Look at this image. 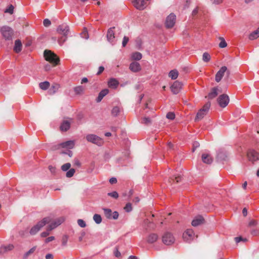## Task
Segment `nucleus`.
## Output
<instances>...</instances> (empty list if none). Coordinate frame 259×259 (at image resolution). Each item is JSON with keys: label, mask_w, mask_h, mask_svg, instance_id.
Masks as SVG:
<instances>
[{"label": "nucleus", "mask_w": 259, "mask_h": 259, "mask_svg": "<svg viewBox=\"0 0 259 259\" xmlns=\"http://www.w3.org/2000/svg\"><path fill=\"white\" fill-rule=\"evenodd\" d=\"M44 56L46 61L52 64L54 66L59 64V58L50 50H46L44 51Z\"/></svg>", "instance_id": "f257e3e1"}, {"label": "nucleus", "mask_w": 259, "mask_h": 259, "mask_svg": "<svg viewBox=\"0 0 259 259\" xmlns=\"http://www.w3.org/2000/svg\"><path fill=\"white\" fill-rule=\"evenodd\" d=\"M57 31L58 33L63 35L59 40V44L62 45L67 38L69 31V26L66 24H62L58 27Z\"/></svg>", "instance_id": "f03ea898"}, {"label": "nucleus", "mask_w": 259, "mask_h": 259, "mask_svg": "<svg viewBox=\"0 0 259 259\" xmlns=\"http://www.w3.org/2000/svg\"><path fill=\"white\" fill-rule=\"evenodd\" d=\"M51 222V218L46 217L44 218L41 221L39 222L36 225L34 226L30 229L29 233L31 235L36 234L41 228L46 224H49Z\"/></svg>", "instance_id": "7ed1b4c3"}, {"label": "nucleus", "mask_w": 259, "mask_h": 259, "mask_svg": "<svg viewBox=\"0 0 259 259\" xmlns=\"http://www.w3.org/2000/svg\"><path fill=\"white\" fill-rule=\"evenodd\" d=\"M0 32L3 37L6 40L12 39L14 32L13 29L8 26H3L0 28Z\"/></svg>", "instance_id": "20e7f679"}, {"label": "nucleus", "mask_w": 259, "mask_h": 259, "mask_svg": "<svg viewBox=\"0 0 259 259\" xmlns=\"http://www.w3.org/2000/svg\"><path fill=\"white\" fill-rule=\"evenodd\" d=\"M210 107V103L207 102L203 107L199 110L197 113L195 120L198 121L202 119L205 115L207 114Z\"/></svg>", "instance_id": "39448f33"}, {"label": "nucleus", "mask_w": 259, "mask_h": 259, "mask_svg": "<svg viewBox=\"0 0 259 259\" xmlns=\"http://www.w3.org/2000/svg\"><path fill=\"white\" fill-rule=\"evenodd\" d=\"M226 73V74L228 76H229L230 72L226 66H222L220 70L217 72L215 76V80L217 82H219L223 77L224 76L225 73Z\"/></svg>", "instance_id": "423d86ee"}, {"label": "nucleus", "mask_w": 259, "mask_h": 259, "mask_svg": "<svg viewBox=\"0 0 259 259\" xmlns=\"http://www.w3.org/2000/svg\"><path fill=\"white\" fill-rule=\"evenodd\" d=\"M162 241L165 245H169L175 242V239L171 233L167 232L162 235Z\"/></svg>", "instance_id": "0eeeda50"}, {"label": "nucleus", "mask_w": 259, "mask_h": 259, "mask_svg": "<svg viewBox=\"0 0 259 259\" xmlns=\"http://www.w3.org/2000/svg\"><path fill=\"white\" fill-rule=\"evenodd\" d=\"M86 139L88 142L96 144L98 146H101L103 144V140L94 134H89L86 136Z\"/></svg>", "instance_id": "6e6552de"}, {"label": "nucleus", "mask_w": 259, "mask_h": 259, "mask_svg": "<svg viewBox=\"0 0 259 259\" xmlns=\"http://www.w3.org/2000/svg\"><path fill=\"white\" fill-rule=\"evenodd\" d=\"M64 221V219L63 218L57 219L53 222H52V220L51 219V222L49 223L50 224L47 227L48 231L53 230L57 227L61 225Z\"/></svg>", "instance_id": "1a4fd4ad"}, {"label": "nucleus", "mask_w": 259, "mask_h": 259, "mask_svg": "<svg viewBox=\"0 0 259 259\" xmlns=\"http://www.w3.org/2000/svg\"><path fill=\"white\" fill-rule=\"evenodd\" d=\"M176 16L174 14H169L166 18L165 26L167 28H172L176 23Z\"/></svg>", "instance_id": "9d476101"}, {"label": "nucleus", "mask_w": 259, "mask_h": 259, "mask_svg": "<svg viewBox=\"0 0 259 259\" xmlns=\"http://www.w3.org/2000/svg\"><path fill=\"white\" fill-rule=\"evenodd\" d=\"M229 98L228 95L226 94H223L218 98V102L219 105L223 108L227 106L229 103Z\"/></svg>", "instance_id": "9b49d317"}, {"label": "nucleus", "mask_w": 259, "mask_h": 259, "mask_svg": "<svg viewBox=\"0 0 259 259\" xmlns=\"http://www.w3.org/2000/svg\"><path fill=\"white\" fill-rule=\"evenodd\" d=\"M249 161L254 162L259 160V153L254 150H249L247 153Z\"/></svg>", "instance_id": "f8f14e48"}, {"label": "nucleus", "mask_w": 259, "mask_h": 259, "mask_svg": "<svg viewBox=\"0 0 259 259\" xmlns=\"http://www.w3.org/2000/svg\"><path fill=\"white\" fill-rule=\"evenodd\" d=\"M182 87V83L178 81H176L170 87L171 91L174 94H177L181 90Z\"/></svg>", "instance_id": "ddd939ff"}, {"label": "nucleus", "mask_w": 259, "mask_h": 259, "mask_svg": "<svg viewBox=\"0 0 259 259\" xmlns=\"http://www.w3.org/2000/svg\"><path fill=\"white\" fill-rule=\"evenodd\" d=\"M194 235V232L191 229H187L183 235V239L185 241L188 242L191 240Z\"/></svg>", "instance_id": "4468645a"}, {"label": "nucleus", "mask_w": 259, "mask_h": 259, "mask_svg": "<svg viewBox=\"0 0 259 259\" xmlns=\"http://www.w3.org/2000/svg\"><path fill=\"white\" fill-rule=\"evenodd\" d=\"M114 27L108 29L106 35L107 40L110 42H113L115 38Z\"/></svg>", "instance_id": "2eb2a0df"}, {"label": "nucleus", "mask_w": 259, "mask_h": 259, "mask_svg": "<svg viewBox=\"0 0 259 259\" xmlns=\"http://www.w3.org/2000/svg\"><path fill=\"white\" fill-rule=\"evenodd\" d=\"M204 222V219L201 215H198L195 217L194 220L192 221V225L194 227H197L203 224Z\"/></svg>", "instance_id": "dca6fc26"}, {"label": "nucleus", "mask_w": 259, "mask_h": 259, "mask_svg": "<svg viewBox=\"0 0 259 259\" xmlns=\"http://www.w3.org/2000/svg\"><path fill=\"white\" fill-rule=\"evenodd\" d=\"M134 5L137 9L143 10L146 7V3L144 0H135Z\"/></svg>", "instance_id": "f3484780"}, {"label": "nucleus", "mask_w": 259, "mask_h": 259, "mask_svg": "<svg viewBox=\"0 0 259 259\" xmlns=\"http://www.w3.org/2000/svg\"><path fill=\"white\" fill-rule=\"evenodd\" d=\"M158 239V235L156 233L150 234L146 238V241L148 243L152 244L155 242Z\"/></svg>", "instance_id": "a211bd4d"}, {"label": "nucleus", "mask_w": 259, "mask_h": 259, "mask_svg": "<svg viewBox=\"0 0 259 259\" xmlns=\"http://www.w3.org/2000/svg\"><path fill=\"white\" fill-rule=\"evenodd\" d=\"M130 70L134 72H137L141 70V67L140 64L137 62H133L130 65Z\"/></svg>", "instance_id": "6ab92c4d"}, {"label": "nucleus", "mask_w": 259, "mask_h": 259, "mask_svg": "<svg viewBox=\"0 0 259 259\" xmlns=\"http://www.w3.org/2000/svg\"><path fill=\"white\" fill-rule=\"evenodd\" d=\"M119 84L118 81L114 78H110L108 82V85L112 89H116Z\"/></svg>", "instance_id": "aec40b11"}, {"label": "nucleus", "mask_w": 259, "mask_h": 259, "mask_svg": "<svg viewBox=\"0 0 259 259\" xmlns=\"http://www.w3.org/2000/svg\"><path fill=\"white\" fill-rule=\"evenodd\" d=\"M74 146V143L73 141H68L64 143H62L58 145V147H62V148H67L69 149H72Z\"/></svg>", "instance_id": "412c9836"}, {"label": "nucleus", "mask_w": 259, "mask_h": 259, "mask_svg": "<svg viewBox=\"0 0 259 259\" xmlns=\"http://www.w3.org/2000/svg\"><path fill=\"white\" fill-rule=\"evenodd\" d=\"M202 160L205 163L210 164L212 162V158L209 154L204 153L202 155Z\"/></svg>", "instance_id": "4be33fe9"}, {"label": "nucleus", "mask_w": 259, "mask_h": 259, "mask_svg": "<svg viewBox=\"0 0 259 259\" xmlns=\"http://www.w3.org/2000/svg\"><path fill=\"white\" fill-rule=\"evenodd\" d=\"M70 127V122L68 120H64L60 125V130L62 131H67Z\"/></svg>", "instance_id": "5701e85b"}, {"label": "nucleus", "mask_w": 259, "mask_h": 259, "mask_svg": "<svg viewBox=\"0 0 259 259\" xmlns=\"http://www.w3.org/2000/svg\"><path fill=\"white\" fill-rule=\"evenodd\" d=\"M22 43L19 39H17L15 41V46L14 48V51L18 53H19L22 50Z\"/></svg>", "instance_id": "b1692460"}, {"label": "nucleus", "mask_w": 259, "mask_h": 259, "mask_svg": "<svg viewBox=\"0 0 259 259\" xmlns=\"http://www.w3.org/2000/svg\"><path fill=\"white\" fill-rule=\"evenodd\" d=\"M109 93V90L108 89H104L101 91L98 95L96 99L97 102H100L101 101L102 99L105 97L108 93Z\"/></svg>", "instance_id": "393cba45"}, {"label": "nucleus", "mask_w": 259, "mask_h": 259, "mask_svg": "<svg viewBox=\"0 0 259 259\" xmlns=\"http://www.w3.org/2000/svg\"><path fill=\"white\" fill-rule=\"evenodd\" d=\"M227 155L226 152L224 151H220L218 153L217 158L218 160H225L227 159Z\"/></svg>", "instance_id": "a878e982"}, {"label": "nucleus", "mask_w": 259, "mask_h": 259, "mask_svg": "<svg viewBox=\"0 0 259 259\" xmlns=\"http://www.w3.org/2000/svg\"><path fill=\"white\" fill-rule=\"evenodd\" d=\"M218 89L217 88H213L212 89L211 92L209 93L208 97L209 99H212L215 98L218 94Z\"/></svg>", "instance_id": "bb28decb"}, {"label": "nucleus", "mask_w": 259, "mask_h": 259, "mask_svg": "<svg viewBox=\"0 0 259 259\" xmlns=\"http://www.w3.org/2000/svg\"><path fill=\"white\" fill-rule=\"evenodd\" d=\"M259 37V27L256 30L252 32L249 35V39L250 40H253L256 39Z\"/></svg>", "instance_id": "cd10ccee"}, {"label": "nucleus", "mask_w": 259, "mask_h": 259, "mask_svg": "<svg viewBox=\"0 0 259 259\" xmlns=\"http://www.w3.org/2000/svg\"><path fill=\"white\" fill-rule=\"evenodd\" d=\"M74 91L77 95H80L83 93L84 88L81 85H78L74 88Z\"/></svg>", "instance_id": "c85d7f7f"}, {"label": "nucleus", "mask_w": 259, "mask_h": 259, "mask_svg": "<svg viewBox=\"0 0 259 259\" xmlns=\"http://www.w3.org/2000/svg\"><path fill=\"white\" fill-rule=\"evenodd\" d=\"M179 73L178 71L176 70H171L168 74L169 77H170L172 79H176L178 77Z\"/></svg>", "instance_id": "c756f323"}, {"label": "nucleus", "mask_w": 259, "mask_h": 259, "mask_svg": "<svg viewBox=\"0 0 259 259\" xmlns=\"http://www.w3.org/2000/svg\"><path fill=\"white\" fill-rule=\"evenodd\" d=\"M142 58V55L139 52H135L132 55V58L134 60H140Z\"/></svg>", "instance_id": "7c9ffc66"}, {"label": "nucleus", "mask_w": 259, "mask_h": 259, "mask_svg": "<svg viewBox=\"0 0 259 259\" xmlns=\"http://www.w3.org/2000/svg\"><path fill=\"white\" fill-rule=\"evenodd\" d=\"M39 88L43 90H47L50 87V83L48 81H44L39 84Z\"/></svg>", "instance_id": "2f4dec72"}, {"label": "nucleus", "mask_w": 259, "mask_h": 259, "mask_svg": "<svg viewBox=\"0 0 259 259\" xmlns=\"http://www.w3.org/2000/svg\"><path fill=\"white\" fill-rule=\"evenodd\" d=\"M257 225V222L256 220L251 219L250 220L248 224V227L251 228L256 227Z\"/></svg>", "instance_id": "473e14b6"}, {"label": "nucleus", "mask_w": 259, "mask_h": 259, "mask_svg": "<svg viewBox=\"0 0 259 259\" xmlns=\"http://www.w3.org/2000/svg\"><path fill=\"white\" fill-rule=\"evenodd\" d=\"M36 248V246H34L32 248H31L29 251L26 252L24 254L23 258L24 259L27 258L28 256H29L30 254H31L32 253H33L35 251Z\"/></svg>", "instance_id": "72a5a7b5"}, {"label": "nucleus", "mask_w": 259, "mask_h": 259, "mask_svg": "<svg viewBox=\"0 0 259 259\" xmlns=\"http://www.w3.org/2000/svg\"><path fill=\"white\" fill-rule=\"evenodd\" d=\"M103 210H104L105 215L107 218L112 219V212L111 209H108V208H104Z\"/></svg>", "instance_id": "f704fd0d"}, {"label": "nucleus", "mask_w": 259, "mask_h": 259, "mask_svg": "<svg viewBox=\"0 0 259 259\" xmlns=\"http://www.w3.org/2000/svg\"><path fill=\"white\" fill-rule=\"evenodd\" d=\"M210 58H211V57L208 53L205 52L203 54L202 60L204 62H209L210 60Z\"/></svg>", "instance_id": "c9c22d12"}, {"label": "nucleus", "mask_w": 259, "mask_h": 259, "mask_svg": "<svg viewBox=\"0 0 259 259\" xmlns=\"http://www.w3.org/2000/svg\"><path fill=\"white\" fill-rule=\"evenodd\" d=\"M93 220L98 224H100L102 222V218L101 215L98 214L94 215Z\"/></svg>", "instance_id": "e433bc0d"}, {"label": "nucleus", "mask_w": 259, "mask_h": 259, "mask_svg": "<svg viewBox=\"0 0 259 259\" xmlns=\"http://www.w3.org/2000/svg\"><path fill=\"white\" fill-rule=\"evenodd\" d=\"M14 7L12 5H10L8 8L4 11V12L12 15L14 13Z\"/></svg>", "instance_id": "4c0bfd02"}, {"label": "nucleus", "mask_w": 259, "mask_h": 259, "mask_svg": "<svg viewBox=\"0 0 259 259\" xmlns=\"http://www.w3.org/2000/svg\"><path fill=\"white\" fill-rule=\"evenodd\" d=\"M219 39L221 40V42L219 44V47L221 48H224L226 47L227 44L226 42L225 39L222 37H220Z\"/></svg>", "instance_id": "58836bf2"}, {"label": "nucleus", "mask_w": 259, "mask_h": 259, "mask_svg": "<svg viewBox=\"0 0 259 259\" xmlns=\"http://www.w3.org/2000/svg\"><path fill=\"white\" fill-rule=\"evenodd\" d=\"M120 112V109L118 107H114L113 108L111 113L113 116H116Z\"/></svg>", "instance_id": "ea45409f"}, {"label": "nucleus", "mask_w": 259, "mask_h": 259, "mask_svg": "<svg viewBox=\"0 0 259 259\" xmlns=\"http://www.w3.org/2000/svg\"><path fill=\"white\" fill-rule=\"evenodd\" d=\"M250 234L253 236H257L259 234V229L256 228H251Z\"/></svg>", "instance_id": "a19ab883"}, {"label": "nucleus", "mask_w": 259, "mask_h": 259, "mask_svg": "<svg viewBox=\"0 0 259 259\" xmlns=\"http://www.w3.org/2000/svg\"><path fill=\"white\" fill-rule=\"evenodd\" d=\"M181 180H182V177L181 176H178L177 177H176L175 178V179H174L172 178H170V179H169V183H172L175 181H176V183H178L180 182H181Z\"/></svg>", "instance_id": "79ce46f5"}, {"label": "nucleus", "mask_w": 259, "mask_h": 259, "mask_svg": "<svg viewBox=\"0 0 259 259\" xmlns=\"http://www.w3.org/2000/svg\"><path fill=\"white\" fill-rule=\"evenodd\" d=\"M75 172V170L74 168H71L66 172V176L67 178H71L74 175Z\"/></svg>", "instance_id": "37998d69"}, {"label": "nucleus", "mask_w": 259, "mask_h": 259, "mask_svg": "<svg viewBox=\"0 0 259 259\" xmlns=\"http://www.w3.org/2000/svg\"><path fill=\"white\" fill-rule=\"evenodd\" d=\"M132 206L131 203H127L124 207V209L126 212H130L132 210Z\"/></svg>", "instance_id": "c03bdc74"}, {"label": "nucleus", "mask_w": 259, "mask_h": 259, "mask_svg": "<svg viewBox=\"0 0 259 259\" xmlns=\"http://www.w3.org/2000/svg\"><path fill=\"white\" fill-rule=\"evenodd\" d=\"M71 167V164L70 163H66L64 164H63L61 166V169L63 171H67V170L69 169Z\"/></svg>", "instance_id": "a18cd8bd"}, {"label": "nucleus", "mask_w": 259, "mask_h": 259, "mask_svg": "<svg viewBox=\"0 0 259 259\" xmlns=\"http://www.w3.org/2000/svg\"><path fill=\"white\" fill-rule=\"evenodd\" d=\"M107 195L109 196L112 197L115 199H117L118 197V194L116 191L108 193Z\"/></svg>", "instance_id": "49530a36"}, {"label": "nucleus", "mask_w": 259, "mask_h": 259, "mask_svg": "<svg viewBox=\"0 0 259 259\" xmlns=\"http://www.w3.org/2000/svg\"><path fill=\"white\" fill-rule=\"evenodd\" d=\"M166 117L169 119L173 120L175 118V114L174 112H169L167 113Z\"/></svg>", "instance_id": "de8ad7c7"}, {"label": "nucleus", "mask_w": 259, "mask_h": 259, "mask_svg": "<svg viewBox=\"0 0 259 259\" xmlns=\"http://www.w3.org/2000/svg\"><path fill=\"white\" fill-rule=\"evenodd\" d=\"M77 224L81 228H84L86 226L85 222L81 219H79L77 220Z\"/></svg>", "instance_id": "09e8293b"}, {"label": "nucleus", "mask_w": 259, "mask_h": 259, "mask_svg": "<svg viewBox=\"0 0 259 259\" xmlns=\"http://www.w3.org/2000/svg\"><path fill=\"white\" fill-rule=\"evenodd\" d=\"M3 248L5 251H10L14 248V246L12 244H9L7 246H4Z\"/></svg>", "instance_id": "8fccbe9b"}, {"label": "nucleus", "mask_w": 259, "mask_h": 259, "mask_svg": "<svg viewBox=\"0 0 259 259\" xmlns=\"http://www.w3.org/2000/svg\"><path fill=\"white\" fill-rule=\"evenodd\" d=\"M60 86L58 84H56L55 85H54L52 86L51 90H52V94L55 93L59 89Z\"/></svg>", "instance_id": "3c124183"}, {"label": "nucleus", "mask_w": 259, "mask_h": 259, "mask_svg": "<svg viewBox=\"0 0 259 259\" xmlns=\"http://www.w3.org/2000/svg\"><path fill=\"white\" fill-rule=\"evenodd\" d=\"M129 40V38L127 36H124L122 42L123 47H125Z\"/></svg>", "instance_id": "603ef678"}, {"label": "nucleus", "mask_w": 259, "mask_h": 259, "mask_svg": "<svg viewBox=\"0 0 259 259\" xmlns=\"http://www.w3.org/2000/svg\"><path fill=\"white\" fill-rule=\"evenodd\" d=\"M51 24V21L48 19H45L43 21V24L45 27H49Z\"/></svg>", "instance_id": "864d4df0"}, {"label": "nucleus", "mask_w": 259, "mask_h": 259, "mask_svg": "<svg viewBox=\"0 0 259 259\" xmlns=\"http://www.w3.org/2000/svg\"><path fill=\"white\" fill-rule=\"evenodd\" d=\"M81 35L82 37L85 39H88L89 38V35L88 34V31L87 29H84L83 32L81 33Z\"/></svg>", "instance_id": "5fc2aeb1"}, {"label": "nucleus", "mask_w": 259, "mask_h": 259, "mask_svg": "<svg viewBox=\"0 0 259 259\" xmlns=\"http://www.w3.org/2000/svg\"><path fill=\"white\" fill-rule=\"evenodd\" d=\"M143 123L148 124L149 123H151V119L149 117H144L143 119Z\"/></svg>", "instance_id": "6e6d98bb"}, {"label": "nucleus", "mask_w": 259, "mask_h": 259, "mask_svg": "<svg viewBox=\"0 0 259 259\" xmlns=\"http://www.w3.org/2000/svg\"><path fill=\"white\" fill-rule=\"evenodd\" d=\"M54 239H55V237L54 236L49 237L48 238H47L45 239V242L46 243H48L50 242L53 241Z\"/></svg>", "instance_id": "4d7b16f0"}, {"label": "nucleus", "mask_w": 259, "mask_h": 259, "mask_svg": "<svg viewBox=\"0 0 259 259\" xmlns=\"http://www.w3.org/2000/svg\"><path fill=\"white\" fill-rule=\"evenodd\" d=\"M50 231H48V230L47 229L46 231L43 232L40 234V236L41 237H46L48 236L50 234Z\"/></svg>", "instance_id": "13d9d810"}, {"label": "nucleus", "mask_w": 259, "mask_h": 259, "mask_svg": "<svg viewBox=\"0 0 259 259\" xmlns=\"http://www.w3.org/2000/svg\"><path fill=\"white\" fill-rule=\"evenodd\" d=\"M68 240V237L64 236L62 238V245L65 246L66 245Z\"/></svg>", "instance_id": "bf43d9fd"}, {"label": "nucleus", "mask_w": 259, "mask_h": 259, "mask_svg": "<svg viewBox=\"0 0 259 259\" xmlns=\"http://www.w3.org/2000/svg\"><path fill=\"white\" fill-rule=\"evenodd\" d=\"M118 215H119V214H118V212L114 211L112 213V219H113L114 220H116L118 218Z\"/></svg>", "instance_id": "052dcab7"}, {"label": "nucleus", "mask_w": 259, "mask_h": 259, "mask_svg": "<svg viewBox=\"0 0 259 259\" xmlns=\"http://www.w3.org/2000/svg\"><path fill=\"white\" fill-rule=\"evenodd\" d=\"M211 2L215 5H218L222 3L223 0H210Z\"/></svg>", "instance_id": "680f3d73"}, {"label": "nucleus", "mask_w": 259, "mask_h": 259, "mask_svg": "<svg viewBox=\"0 0 259 259\" xmlns=\"http://www.w3.org/2000/svg\"><path fill=\"white\" fill-rule=\"evenodd\" d=\"M74 164L75 165L77 166H80V165H81L80 161L77 159H74Z\"/></svg>", "instance_id": "e2e57ef3"}, {"label": "nucleus", "mask_w": 259, "mask_h": 259, "mask_svg": "<svg viewBox=\"0 0 259 259\" xmlns=\"http://www.w3.org/2000/svg\"><path fill=\"white\" fill-rule=\"evenodd\" d=\"M109 182L111 184H115L117 182V180L116 178H111L110 180H109Z\"/></svg>", "instance_id": "0e129e2a"}, {"label": "nucleus", "mask_w": 259, "mask_h": 259, "mask_svg": "<svg viewBox=\"0 0 259 259\" xmlns=\"http://www.w3.org/2000/svg\"><path fill=\"white\" fill-rule=\"evenodd\" d=\"M49 170H50V171L52 173H55V172L56 168H55V167L50 165V166H49Z\"/></svg>", "instance_id": "69168bd1"}, {"label": "nucleus", "mask_w": 259, "mask_h": 259, "mask_svg": "<svg viewBox=\"0 0 259 259\" xmlns=\"http://www.w3.org/2000/svg\"><path fill=\"white\" fill-rule=\"evenodd\" d=\"M104 70V67H103V66H100L99 68V71L98 72H97V75H99Z\"/></svg>", "instance_id": "338daca9"}, {"label": "nucleus", "mask_w": 259, "mask_h": 259, "mask_svg": "<svg viewBox=\"0 0 259 259\" xmlns=\"http://www.w3.org/2000/svg\"><path fill=\"white\" fill-rule=\"evenodd\" d=\"M46 259H53V255L52 254L49 253L46 255Z\"/></svg>", "instance_id": "774afa93"}]
</instances>
